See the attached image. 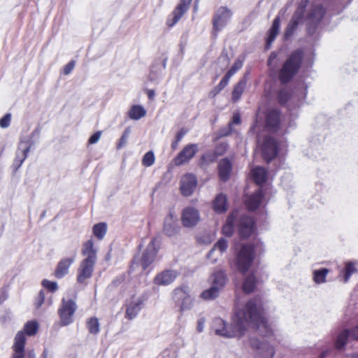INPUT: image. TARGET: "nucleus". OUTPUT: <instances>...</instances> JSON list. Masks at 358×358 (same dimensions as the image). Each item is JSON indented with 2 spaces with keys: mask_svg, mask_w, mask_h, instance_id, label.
Instances as JSON below:
<instances>
[{
  "mask_svg": "<svg viewBox=\"0 0 358 358\" xmlns=\"http://www.w3.org/2000/svg\"><path fill=\"white\" fill-rule=\"evenodd\" d=\"M252 176L257 185H262L267 180V171L262 166H257L252 170Z\"/></svg>",
  "mask_w": 358,
  "mask_h": 358,
  "instance_id": "473e14b6",
  "label": "nucleus"
},
{
  "mask_svg": "<svg viewBox=\"0 0 358 358\" xmlns=\"http://www.w3.org/2000/svg\"><path fill=\"white\" fill-rule=\"evenodd\" d=\"M213 209L217 214L224 213L227 210V198L223 193L218 194L213 201Z\"/></svg>",
  "mask_w": 358,
  "mask_h": 358,
  "instance_id": "a878e982",
  "label": "nucleus"
},
{
  "mask_svg": "<svg viewBox=\"0 0 358 358\" xmlns=\"http://www.w3.org/2000/svg\"><path fill=\"white\" fill-rule=\"evenodd\" d=\"M192 0H180L171 15L168 17L166 24L171 27L174 26L189 9Z\"/></svg>",
  "mask_w": 358,
  "mask_h": 358,
  "instance_id": "a211bd4d",
  "label": "nucleus"
},
{
  "mask_svg": "<svg viewBox=\"0 0 358 358\" xmlns=\"http://www.w3.org/2000/svg\"><path fill=\"white\" fill-rule=\"evenodd\" d=\"M280 25V18L279 16H276L274 18L272 25L268 31V36L266 40V49H269L272 43L275 41L279 32Z\"/></svg>",
  "mask_w": 358,
  "mask_h": 358,
  "instance_id": "393cba45",
  "label": "nucleus"
},
{
  "mask_svg": "<svg viewBox=\"0 0 358 358\" xmlns=\"http://www.w3.org/2000/svg\"><path fill=\"white\" fill-rule=\"evenodd\" d=\"M167 60L168 56L166 53H162L155 59L150 66L148 76V79L150 82L157 83L162 78L166 66Z\"/></svg>",
  "mask_w": 358,
  "mask_h": 358,
  "instance_id": "f8f14e48",
  "label": "nucleus"
},
{
  "mask_svg": "<svg viewBox=\"0 0 358 358\" xmlns=\"http://www.w3.org/2000/svg\"><path fill=\"white\" fill-rule=\"evenodd\" d=\"M130 134H131L130 127H127L124 129V131H123L120 138L119 139V141L117 144V149H121L127 145V140L129 137Z\"/></svg>",
  "mask_w": 358,
  "mask_h": 358,
  "instance_id": "8fccbe9b",
  "label": "nucleus"
},
{
  "mask_svg": "<svg viewBox=\"0 0 358 358\" xmlns=\"http://www.w3.org/2000/svg\"><path fill=\"white\" fill-rule=\"evenodd\" d=\"M227 248L228 241L225 238H221L216 242L213 248L208 252L207 255V258L211 259L213 254L216 250H218L220 254L222 255L224 252L227 250Z\"/></svg>",
  "mask_w": 358,
  "mask_h": 358,
  "instance_id": "e433bc0d",
  "label": "nucleus"
},
{
  "mask_svg": "<svg viewBox=\"0 0 358 358\" xmlns=\"http://www.w3.org/2000/svg\"><path fill=\"white\" fill-rule=\"evenodd\" d=\"M326 14V8L322 4L313 5L308 13L306 31L308 36H313Z\"/></svg>",
  "mask_w": 358,
  "mask_h": 358,
  "instance_id": "423d86ee",
  "label": "nucleus"
},
{
  "mask_svg": "<svg viewBox=\"0 0 358 358\" xmlns=\"http://www.w3.org/2000/svg\"><path fill=\"white\" fill-rule=\"evenodd\" d=\"M10 113H6L0 119V127L3 129L8 127L10 124Z\"/></svg>",
  "mask_w": 358,
  "mask_h": 358,
  "instance_id": "bf43d9fd",
  "label": "nucleus"
},
{
  "mask_svg": "<svg viewBox=\"0 0 358 358\" xmlns=\"http://www.w3.org/2000/svg\"><path fill=\"white\" fill-rule=\"evenodd\" d=\"M218 157L213 150H208L201 156L199 161V166L201 168H206L210 164L215 162Z\"/></svg>",
  "mask_w": 358,
  "mask_h": 358,
  "instance_id": "2f4dec72",
  "label": "nucleus"
},
{
  "mask_svg": "<svg viewBox=\"0 0 358 358\" xmlns=\"http://www.w3.org/2000/svg\"><path fill=\"white\" fill-rule=\"evenodd\" d=\"M198 151L199 147L196 143H190L185 145L173 159L174 164L179 166L189 162Z\"/></svg>",
  "mask_w": 358,
  "mask_h": 358,
  "instance_id": "2eb2a0df",
  "label": "nucleus"
},
{
  "mask_svg": "<svg viewBox=\"0 0 358 358\" xmlns=\"http://www.w3.org/2000/svg\"><path fill=\"white\" fill-rule=\"evenodd\" d=\"M303 20L301 19H299L295 16L292 17L291 20L288 23L285 33H284V38L285 40H288L291 36H292L296 31L298 26L303 23Z\"/></svg>",
  "mask_w": 358,
  "mask_h": 358,
  "instance_id": "7c9ffc66",
  "label": "nucleus"
},
{
  "mask_svg": "<svg viewBox=\"0 0 358 358\" xmlns=\"http://www.w3.org/2000/svg\"><path fill=\"white\" fill-rule=\"evenodd\" d=\"M82 255L86 257L80 263L76 280L79 284L87 285V280L92 278L97 260L96 250L94 248V242L92 239L84 243Z\"/></svg>",
  "mask_w": 358,
  "mask_h": 358,
  "instance_id": "f03ea898",
  "label": "nucleus"
},
{
  "mask_svg": "<svg viewBox=\"0 0 358 358\" xmlns=\"http://www.w3.org/2000/svg\"><path fill=\"white\" fill-rule=\"evenodd\" d=\"M75 66V61L71 60L68 64H66L63 68V73L64 75H69L74 69Z\"/></svg>",
  "mask_w": 358,
  "mask_h": 358,
  "instance_id": "680f3d73",
  "label": "nucleus"
},
{
  "mask_svg": "<svg viewBox=\"0 0 358 358\" xmlns=\"http://www.w3.org/2000/svg\"><path fill=\"white\" fill-rule=\"evenodd\" d=\"M87 328L89 332L93 335H97L99 333V322L97 317H92L87 321Z\"/></svg>",
  "mask_w": 358,
  "mask_h": 358,
  "instance_id": "37998d69",
  "label": "nucleus"
},
{
  "mask_svg": "<svg viewBox=\"0 0 358 358\" xmlns=\"http://www.w3.org/2000/svg\"><path fill=\"white\" fill-rule=\"evenodd\" d=\"M146 115V110L141 105H134L129 110L128 115L130 119L138 120Z\"/></svg>",
  "mask_w": 358,
  "mask_h": 358,
  "instance_id": "f704fd0d",
  "label": "nucleus"
},
{
  "mask_svg": "<svg viewBox=\"0 0 358 358\" xmlns=\"http://www.w3.org/2000/svg\"><path fill=\"white\" fill-rule=\"evenodd\" d=\"M76 252L75 251L71 257L62 258L58 262L55 271V276L57 278H63L68 274L70 266L76 260Z\"/></svg>",
  "mask_w": 358,
  "mask_h": 358,
  "instance_id": "aec40b11",
  "label": "nucleus"
},
{
  "mask_svg": "<svg viewBox=\"0 0 358 358\" xmlns=\"http://www.w3.org/2000/svg\"><path fill=\"white\" fill-rule=\"evenodd\" d=\"M197 186V179L195 175L187 173L180 180V191L183 196H189L192 194Z\"/></svg>",
  "mask_w": 358,
  "mask_h": 358,
  "instance_id": "6ab92c4d",
  "label": "nucleus"
},
{
  "mask_svg": "<svg viewBox=\"0 0 358 358\" xmlns=\"http://www.w3.org/2000/svg\"><path fill=\"white\" fill-rule=\"evenodd\" d=\"M349 339L358 341V324L350 329H345L341 331L334 341V349L324 350L318 358H327L329 355L335 353V351L343 350Z\"/></svg>",
  "mask_w": 358,
  "mask_h": 358,
  "instance_id": "39448f33",
  "label": "nucleus"
},
{
  "mask_svg": "<svg viewBox=\"0 0 358 358\" xmlns=\"http://www.w3.org/2000/svg\"><path fill=\"white\" fill-rule=\"evenodd\" d=\"M241 117H240L239 114H234L232 122L229 123V129H227V131L222 130L221 131V135L222 136H228V135H229L231 133V131H232V129H231L232 124H239L241 123Z\"/></svg>",
  "mask_w": 358,
  "mask_h": 358,
  "instance_id": "864d4df0",
  "label": "nucleus"
},
{
  "mask_svg": "<svg viewBox=\"0 0 358 358\" xmlns=\"http://www.w3.org/2000/svg\"><path fill=\"white\" fill-rule=\"evenodd\" d=\"M45 292L41 289L39 293H38V297L36 300V308H40L42 304L44 303L45 301Z\"/></svg>",
  "mask_w": 358,
  "mask_h": 358,
  "instance_id": "052dcab7",
  "label": "nucleus"
},
{
  "mask_svg": "<svg viewBox=\"0 0 358 358\" xmlns=\"http://www.w3.org/2000/svg\"><path fill=\"white\" fill-rule=\"evenodd\" d=\"M143 307V300L138 299L136 301H131L127 306L125 317L129 320L135 318Z\"/></svg>",
  "mask_w": 358,
  "mask_h": 358,
  "instance_id": "bb28decb",
  "label": "nucleus"
},
{
  "mask_svg": "<svg viewBox=\"0 0 358 358\" xmlns=\"http://www.w3.org/2000/svg\"><path fill=\"white\" fill-rule=\"evenodd\" d=\"M356 268L352 262H348L344 270V281L346 282L349 278L356 271Z\"/></svg>",
  "mask_w": 358,
  "mask_h": 358,
  "instance_id": "603ef678",
  "label": "nucleus"
},
{
  "mask_svg": "<svg viewBox=\"0 0 358 358\" xmlns=\"http://www.w3.org/2000/svg\"><path fill=\"white\" fill-rule=\"evenodd\" d=\"M178 272L175 270L166 269L158 273L153 280L155 285L167 286L174 282L177 278Z\"/></svg>",
  "mask_w": 358,
  "mask_h": 358,
  "instance_id": "412c9836",
  "label": "nucleus"
},
{
  "mask_svg": "<svg viewBox=\"0 0 358 358\" xmlns=\"http://www.w3.org/2000/svg\"><path fill=\"white\" fill-rule=\"evenodd\" d=\"M199 220L200 213L195 208L188 206L182 210L181 222L184 227L192 228L199 223Z\"/></svg>",
  "mask_w": 358,
  "mask_h": 358,
  "instance_id": "dca6fc26",
  "label": "nucleus"
},
{
  "mask_svg": "<svg viewBox=\"0 0 358 358\" xmlns=\"http://www.w3.org/2000/svg\"><path fill=\"white\" fill-rule=\"evenodd\" d=\"M93 234L99 239L102 240L107 231V224L105 222H99L94 225Z\"/></svg>",
  "mask_w": 358,
  "mask_h": 358,
  "instance_id": "79ce46f5",
  "label": "nucleus"
},
{
  "mask_svg": "<svg viewBox=\"0 0 358 358\" xmlns=\"http://www.w3.org/2000/svg\"><path fill=\"white\" fill-rule=\"evenodd\" d=\"M236 224L238 234L241 239L249 238L255 230L256 225L254 220L246 214H240L238 211Z\"/></svg>",
  "mask_w": 358,
  "mask_h": 358,
  "instance_id": "0eeeda50",
  "label": "nucleus"
},
{
  "mask_svg": "<svg viewBox=\"0 0 358 358\" xmlns=\"http://www.w3.org/2000/svg\"><path fill=\"white\" fill-rule=\"evenodd\" d=\"M180 231V227L178 224V218L174 212L170 210L164 218L163 232L166 236L172 237L179 234Z\"/></svg>",
  "mask_w": 358,
  "mask_h": 358,
  "instance_id": "f3484780",
  "label": "nucleus"
},
{
  "mask_svg": "<svg viewBox=\"0 0 358 358\" xmlns=\"http://www.w3.org/2000/svg\"><path fill=\"white\" fill-rule=\"evenodd\" d=\"M233 15L232 10L227 6H220L215 12L213 17V30L220 31L229 22Z\"/></svg>",
  "mask_w": 358,
  "mask_h": 358,
  "instance_id": "9d476101",
  "label": "nucleus"
},
{
  "mask_svg": "<svg viewBox=\"0 0 358 358\" xmlns=\"http://www.w3.org/2000/svg\"><path fill=\"white\" fill-rule=\"evenodd\" d=\"M229 83V80L223 77L218 85L215 86L210 92V96L214 97L218 94Z\"/></svg>",
  "mask_w": 358,
  "mask_h": 358,
  "instance_id": "09e8293b",
  "label": "nucleus"
},
{
  "mask_svg": "<svg viewBox=\"0 0 358 358\" xmlns=\"http://www.w3.org/2000/svg\"><path fill=\"white\" fill-rule=\"evenodd\" d=\"M12 358H24V351L14 350Z\"/></svg>",
  "mask_w": 358,
  "mask_h": 358,
  "instance_id": "774afa93",
  "label": "nucleus"
},
{
  "mask_svg": "<svg viewBox=\"0 0 358 358\" xmlns=\"http://www.w3.org/2000/svg\"><path fill=\"white\" fill-rule=\"evenodd\" d=\"M77 310V305L73 299H62L61 305L58 309L62 326H67L73 322V315Z\"/></svg>",
  "mask_w": 358,
  "mask_h": 358,
  "instance_id": "6e6552de",
  "label": "nucleus"
},
{
  "mask_svg": "<svg viewBox=\"0 0 358 358\" xmlns=\"http://www.w3.org/2000/svg\"><path fill=\"white\" fill-rule=\"evenodd\" d=\"M308 0H301L297 6V8L294 11L293 16H295L303 20L305 13L308 5Z\"/></svg>",
  "mask_w": 358,
  "mask_h": 358,
  "instance_id": "a18cd8bd",
  "label": "nucleus"
},
{
  "mask_svg": "<svg viewBox=\"0 0 358 358\" xmlns=\"http://www.w3.org/2000/svg\"><path fill=\"white\" fill-rule=\"evenodd\" d=\"M124 278L123 276H117L111 282V286L117 287L120 285L123 281Z\"/></svg>",
  "mask_w": 358,
  "mask_h": 358,
  "instance_id": "338daca9",
  "label": "nucleus"
},
{
  "mask_svg": "<svg viewBox=\"0 0 358 358\" xmlns=\"http://www.w3.org/2000/svg\"><path fill=\"white\" fill-rule=\"evenodd\" d=\"M155 159L154 152L152 151H148L144 155L142 163L145 166H150L154 164Z\"/></svg>",
  "mask_w": 358,
  "mask_h": 358,
  "instance_id": "6e6d98bb",
  "label": "nucleus"
},
{
  "mask_svg": "<svg viewBox=\"0 0 358 358\" xmlns=\"http://www.w3.org/2000/svg\"><path fill=\"white\" fill-rule=\"evenodd\" d=\"M303 58V52L301 49L289 55L279 71L278 78L281 84H287L293 79L301 66Z\"/></svg>",
  "mask_w": 358,
  "mask_h": 358,
  "instance_id": "7ed1b4c3",
  "label": "nucleus"
},
{
  "mask_svg": "<svg viewBox=\"0 0 358 358\" xmlns=\"http://www.w3.org/2000/svg\"><path fill=\"white\" fill-rule=\"evenodd\" d=\"M158 242V238H152L148 245L145 250L143 252L142 257L138 259L135 257L132 261L133 264H140L143 271H145L155 261L158 249L156 243Z\"/></svg>",
  "mask_w": 358,
  "mask_h": 358,
  "instance_id": "1a4fd4ad",
  "label": "nucleus"
},
{
  "mask_svg": "<svg viewBox=\"0 0 358 358\" xmlns=\"http://www.w3.org/2000/svg\"><path fill=\"white\" fill-rule=\"evenodd\" d=\"M38 324L36 321H29L24 327V331L28 336H34L37 333Z\"/></svg>",
  "mask_w": 358,
  "mask_h": 358,
  "instance_id": "de8ad7c7",
  "label": "nucleus"
},
{
  "mask_svg": "<svg viewBox=\"0 0 358 358\" xmlns=\"http://www.w3.org/2000/svg\"><path fill=\"white\" fill-rule=\"evenodd\" d=\"M277 57L278 54L276 52H271L267 60V65L271 66L273 64V62L277 58Z\"/></svg>",
  "mask_w": 358,
  "mask_h": 358,
  "instance_id": "69168bd1",
  "label": "nucleus"
},
{
  "mask_svg": "<svg viewBox=\"0 0 358 358\" xmlns=\"http://www.w3.org/2000/svg\"><path fill=\"white\" fill-rule=\"evenodd\" d=\"M281 112L277 108L268 109L265 115V128L271 133H275L280 129Z\"/></svg>",
  "mask_w": 358,
  "mask_h": 358,
  "instance_id": "4468645a",
  "label": "nucleus"
},
{
  "mask_svg": "<svg viewBox=\"0 0 358 358\" xmlns=\"http://www.w3.org/2000/svg\"><path fill=\"white\" fill-rule=\"evenodd\" d=\"M189 294V287L187 285H182L177 287L173 291V298L176 303L187 297Z\"/></svg>",
  "mask_w": 358,
  "mask_h": 358,
  "instance_id": "c9c22d12",
  "label": "nucleus"
},
{
  "mask_svg": "<svg viewBox=\"0 0 358 358\" xmlns=\"http://www.w3.org/2000/svg\"><path fill=\"white\" fill-rule=\"evenodd\" d=\"M228 148H229L228 143L224 141V142H220V143H217L215 145V149L213 150L216 154L217 157H220L226 153Z\"/></svg>",
  "mask_w": 358,
  "mask_h": 358,
  "instance_id": "3c124183",
  "label": "nucleus"
},
{
  "mask_svg": "<svg viewBox=\"0 0 358 358\" xmlns=\"http://www.w3.org/2000/svg\"><path fill=\"white\" fill-rule=\"evenodd\" d=\"M101 136V131H98L95 132L94 134H92L90 137V138L88 140V143L89 144H94V143H97L99 141V140L100 139Z\"/></svg>",
  "mask_w": 358,
  "mask_h": 358,
  "instance_id": "e2e57ef3",
  "label": "nucleus"
},
{
  "mask_svg": "<svg viewBox=\"0 0 358 358\" xmlns=\"http://www.w3.org/2000/svg\"><path fill=\"white\" fill-rule=\"evenodd\" d=\"M257 284V278L253 272L249 273L243 282V290L246 294H250L255 289Z\"/></svg>",
  "mask_w": 358,
  "mask_h": 358,
  "instance_id": "c756f323",
  "label": "nucleus"
},
{
  "mask_svg": "<svg viewBox=\"0 0 358 358\" xmlns=\"http://www.w3.org/2000/svg\"><path fill=\"white\" fill-rule=\"evenodd\" d=\"M220 294V289L215 286L212 285L209 289L204 290L201 294V297L205 300H213L216 299Z\"/></svg>",
  "mask_w": 358,
  "mask_h": 358,
  "instance_id": "c03bdc74",
  "label": "nucleus"
},
{
  "mask_svg": "<svg viewBox=\"0 0 358 358\" xmlns=\"http://www.w3.org/2000/svg\"><path fill=\"white\" fill-rule=\"evenodd\" d=\"M28 155L24 152L19 151V149L17 150L15 153V157L13 160L12 168L14 171H17L20 167L22 166Z\"/></svg>",
  "mask_w": 358,
  "mask_h": 358,
  "instance_id": "a19ab883",
  "label": "nucleus"
},
{
  "mask_svg": "<svg viewBox=\"0 0 358 358\" xmlns=\"http://www.w3.org/2000/svg\"><path fill=\"white\" fill-rule=\"evenodd\" d=\"M264 198V193L262 190L258 189L254 194H252L248 200L247 205L248 208L250 210H257Z\"/></svg>",
  "mask_w": 358,
  "mask_h": 358,
  "instance_id": "c85d7f7f",
  "label": "nucleus"
},
{
  "mask_svg": "<svg viewBox=\"0 0 358 358\" xmlns=\"http://www.w3.org/2000/svg\"><path fill=\"white\" fill-rule=\"evenodd\" d=\"M249 326L257 329L263 337L270 338L273 336V330L264 317L263 303L260 297L250 299L243 308H236L231 327L220 317L215 318L212 324L215 334L224 338L242 336Z\"/></svg>",
  "mask_w": 358,
  "mask_h": 358,
  "instance_id": "f257e3e1",
  "label": "nucleus"
},
{
  "mask_svg": "<svg viewBox=\"0 0 358 358\" xmlns=\"http://www.w3.org/2000/svg\"><path fill=\"white\" fill-rule=\"evenodd\" d=\"M271 93L274 99L280 106L287 104L292 96L291 91L287 87H280L279 89L273 90Z\"/></svg>",
  "mask_w": 358,
  "mask_h": 358,
  "instance_id": "5701e85b",
  "label": "nucleus"
},
{
  "mask_svg": "<svg viewBox=\"0 0 358 358\" xmlns=\"http://www.w3.org/2000/svg\"><path fill=\"white\" fill-rule=\"evenodd\" d=\"M243 65V61L238 59L231 66V67L228 70L226 74L224 76L225 78H227L229 81L230 78L238 71L240 70Z\"/></svg>",
  "mask_w": 358,
  "mask_h": 358,
  "instance_id": "49530a36",
  "label": "nucleus"
},
{
  "mask_svg": "<svg viewBox=\"0 0 358 358\" xmlns=\"http://www.w3.org/2000/svg\"><path fill=\"white\" fill-rule=\"evenodd\" d=\"M248 82L247 74L240 79V80L236 84L232 91L231 99L234 102L238 101L244 92Z\"/></svg>",
  "mask_w": 358,
  "mask_h": 358,
  "instance_id": "cd10ccee",
  "label": "nucleus"
},
{
  "mask_svg": "<svg viewBox=\"0 0 358 358\" xmlns=\"http://www.w3.org/2000/svg\"><path fill=\"white\" fill-rule=\"evenodd\" d=\"M180 306V310L181 312L189 310L192 305V298L190 295H189L185 299H182L179 302V303H177Z\"/></svg>",
  "mask_w": 358,
  "mask_h": 358,
  "instance_id": "5fc2aeb1",
  "label": "nucleus"
},
{
  "mask_svg": "<svg viewBox=\"0 0 358 358\" xmlns=\"http://www.w3.org/2000/svg\"><path fill=\"white\" fill-rule=\"evenodd\" d=\"M41 285L50 292H55L58 289V285L56 282L50 281L47 279L43 280Z\"/></svg>",
  "mask_w": 358,
  "mask_h": 358,
  "instance_id": "4d7b16f0",
  "label": "nucleus"
},
{
  "mask_svg": "<svg viewBox=\"0 0 358 358\" xmlns=\"http://www.w3.org/2000/svg\"><path fill=\"white\" fill-rule=\"evenodd\" d=\"M227 279V274L224 271H216L212 275V285L220 290L224 286Z\"/></svg>",
  "mask_w": 358,
  "mask_h": 358,
  "instance_id": "72a5a7b5",
  "label": "nucleus"
},
{
  "mask_svg": "<svg viewBox=\"0 0 358 358\" xmlns=\"http://www.w3.org/2000/svg\"><path fill=\"white\" fill-rule=\"evenodd\" d=\"M250 345L255 351L257 358H273L275 350L273 345L266 341H262L257 338L250 339Z\"/></svg>",
  "mask_w": 358,
  "mask_h": 358,
  "instance_id": "9b49d317",
  "label": "nucleus"
},
{
  "mask_svg": "<svg viewBox=\"0 0 358 358\" xmlns=\"http://www.w3.org/2000/svg\"><path fill=\"white\" fill-rule=\"evenodd\" d=\"M329 273L327 268H321L313 271V280L317 284H322L326 282V278Z\"/></svg>",
  "mask_w": 358,
  "mask_h": 358,
  "instance_id": "58836bf2",
  "label": "nucleus"
},
{
  "mask_svg": "<svg viewBox=\"0 0 358 358\" xmlns=\"http://www.w3.org/2000/svg\"><path fill=\"white\" fill-rule=\"evenodd\" d=\"M25 342V334L22 331H19L15 337L13 350L18 351H24Z\"/></svg>",
  "mask_w": 358,
  "mask_h": 358,
  "instance_id": "ea45409f",
  "label": "nucleus"
},
{
  "mask_svg": "<svg viewBox=\"0 0 358 358\" xmlns=\"http://www.w3.org/2000/svg\"><path fill=\"white\" fill-rule=\"evenodd\" d=\"M255 257V249L253 245L243 244L236 255V266L239 272L245 274L250 268Z\"/></svg>",
  "mask_w": 358,
  "mask_h": 358,
  "instance_id": "20e7f679",
  "label": "nucleus"
},
{
  "mask_svg": "<svg viewBox=\"0 0 358 358\" xmlns=\"http://www.w3.org/2000/svg\"><path fill=\"white\" fill-rule=\"evenodd\" d=\"M187 131L182 128L176 135L175 141L171 143V148L176 150L178 148L179 142L182 140L184 136L186 134Z\"/></svg>",
  "mask_w": 358,
  "mask_h": 358,
  "instance_id": "13d9d810",
  "label": "nucleus"
},
{
  "mask_svg": "<svg viewBox=\"0 0 358 358\" xmlns=\"http://www.w3.org/2000/svg\"><path fill=\"white\" fill-rule=\"evenodd\" d=\"M237 215V210L231 211L228 215L226 223L222 227V233L228 237L231 236L235 229H236V218Z\"/></svg>",
  "mask_w": 358,
  "mask_h": 358,
  "instance_id": "b1692460",
  "label": "nucleus"
},
{
  "mask_svg": "<svg viewBox=\"0 0 358 358\" xmlns=\"http://www.w3.org/2000/svg\"><path fill=\"white\" fill-rule=\"evenodd\" d=\"M8 294L6 289L1 288L0 289V304L3 303L6 300L8 299Z\"/></svg>",
  "mask_w": 358,
  "mask_h": 358,
  "instance_id": "0e129e2a",
  "label": "nucleus"
},
{
  "mask_svg": "<svg viewBox=\"0 0 358 358\" xmlns=\"http://www.w3.org/2000/svg\"><path fill=\"white\" fill-rule=\"evenodd\" d=\"M279 147L277 141L273 137H266L262 147V157L269 164L278 154Z\"/></svg>",
  "mask_w": 358,
  "mask_h": 358,
  "instance_id": "ddd939ff",
  "label": "nucleus"
},
{
  "mask_svg": "<svg viewBox=\"0 0 358 358\" xmlns=\"http://www.w3.org/2000/svg\"><path fill=\"white\" fill-rule=\"evenodd\" d=\"M34 143V139L29 136L20 139L17 149H19V151L24 152L28 155Z\"/></svg>",
  "mask_w": 358,
  "mask_h": 358,
  "instance_id": "4c0bfd02",
  "label": "nucleus"
},
{
  "mask_svg": "<svg viewBox=\"0 0 358 358\" xmlns=\"http://www.w3.org/2000/svg\"><path fill=\"white\" fill-rule=\"evenodd\" d=\"M218 176L220 180L225 182L230 179L232 171V163L231 160L224 157L220 160L217 165Z\"/></svg>",
  "mask_w": 358,
  "mask_h": 358,
  "instance_id": "4be33fe9",
  "label": "nucleus"
}]
</instances>
